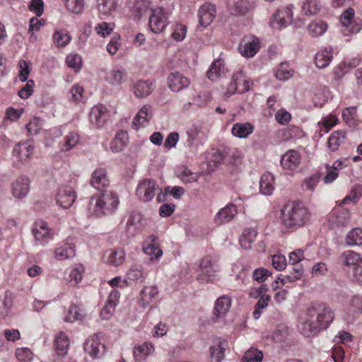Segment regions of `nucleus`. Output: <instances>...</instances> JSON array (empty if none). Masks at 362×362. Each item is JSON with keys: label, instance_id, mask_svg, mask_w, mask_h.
Segmentation results:
<instances>
[{"label": "nucleus", "instance_id": "obj_5", "mask_svg": "<svg viewBox=\"0 0 362 362\" xmlns=\"http://www.w3.org/2000/svg\"><path fill=\"white\" fill-rule=\"evenodd\" d=\"M341 257L344 264L352 271L354 279L362 284V255L353 250L345 251Z\"/></svg>", "mask_w": 362, "mask_h": 362}, {"label": "nucleus", "instance_id": "obj_40", "mask_svg": "<svg viewBox=\"0 0 362 362\" xmlns=\"http://www.w3.org/2000/svg\"><path fill=\"white\" fill-rule=\"evenodd\" d=\"M346 139V132L342 130L334 132L329 137L327 146L331 151H336Z\"/></svg>", "mask_w": 362, "mask_h": 362}, {"label": "nucleus", "instance_id": "obj_29", "mask_svg": "<svg viewBox=\"0 0 362 362\" xmlns=\"http://www.w3.org/2000/svg\"><path fill=\"white\" fill-rule=\"evenodd\" d=\"M333 59V49L331 47H327L317 52L315 57V63L320 69L327 67Z\"/></svg>", "mask_w": 362, "mask_h": 362}, {"label": "nucleus", "instance_id": "obj_45", "mask_svg": "<svg viewBox=\"0 0 362 362\" xmlns=\"http://www.w3.org/2000/svg\"><path fill=\"white\" fill-rule=\"evenodd\" d=\"M348 313L356 317L362 313V296L355 295L349 301Z\"/></svg>", "mask_w": 362, "mask_h": 362}, {"label": "nucleus", "instance_id": "obj_36", "mask_svg": "<svg viewBox=\"0 0 362 362\" xmlns=\"http://www.w3.org/2000/svg\"><path fill=\"white\" fill-rule=\"evenodd\" d=\"M107 255L106 262L114 267L122 265L125 259V252L122 248L110 250L107 252Z\"/></svg>", "mask_w": 362, "mask_h": 362}, {"label": "nucleus", "instance_id": "obj_4", "mask_svg": "<svg viewBox=\"0 0 362 362\" xmlns=\"http://www.w3.org/2000/svg\"><path fill=\"white\" fill-rule=\"evenodd\" d=\"M341 30L344 35L357 33L362 29V20L355 17V11L352 8L346 9L340 16Z\"/></svg>", "mask_w": 362, "mask_h": 362}, {"label": "nucleus", "instance_id": "obj_31", "mask_svg": "<svg viewBox=\"0 0 362 362\" xmlns=\"http://www.w3.org/2000/svg\"><path fill=\"white\" fill-rule=\"evenodd\" d=\"M254 129L250 122H237L233 125L231 133L235 137L246 139L252 134Z\"/></svg>", "mask_w": 362, "mask_h": 362}, {"label": "nucleus", "instance_id": "obj_52", "mask_svg": "<svg viewBox=\"0 0 362 362\" xmlns=\"http://www.w3.org/2000/svg\"><path fill=\"white\" fill-rule=\"evenodd\" d=\"M293 74V71L290 68L288 63H281L276 71V77L278 80L286 81L290 78Z\"/></svg>", "mask_w": 362, "mask_h": 362}, {"label": "nucleus", "instance_id": "obj_10", "mask_svg": "<svg viewBox=\"0 0 362 362\" xmlns=\"http://www.w3.org/2000/svg\"><path fill=\"white\" fill-rule=\"evenodd\" d=\"M197 272H199L197 280L201 282H209L215 276L218 267L213 263L211 257L206 256L202 258Z\"/></svg>", "mask_w": 362, "mask_h": 362}, {"label": "nucleus", "instance_id": "obj_43", "mask_svg": "<svg viewBox=\"0 0 362 362\" xmlns=\"http://www.w3.org/2000/svg\"><path fill=\"white\" fill-rule=\"evenodd\" d=\"M233 81L235 83L236 86L234 87L238 89V93L241 94L249 90L250 82L242 71L233 74Z\"/></svg>", "mask_w": 362, "mask_h": 362}, {"label": "nucleus", "instance_id": "obj_15", "mask_svg": "<svg viewBox=\"0 0 362 362\" xmlns=\"http://www.w3.org/2000/svg\"><path fill=\"white\" fill-rule=\"evenodd\" d=\"M143 251L149 256V259L151 261L158 259L163 254L158 237L153 235L148 236L144 240Z\"/></svg>", "mask_w": 362, "mask_h": 362}, {"label": "nucleus", "instance_id": "obj_55", "mask_svg": "<svg viewBox=\"0 0 362 362\" xmlns=\"http://www.w3.org/2000/svg\"><path fill=\"white\" fill-rule=\"evenodd\" d=\"M263 356V353L261 351L251 348L245 352L242 362H261Z\"/></svg>", "mask_w": 362, "mask_h": 362}, {"label": "nucleus", "instance_id": "obj_20", "mask_svg": "<svg viewBox=\"0 0 362 362\" xmlns=\"http://www.w3.org/2000/svg\"><path fill=\"white\" fill-rule=\"evenodd\" d=\"M238 211L235 204H228L221 209L215 215L214 221L216 225L221 226L233 219Z\"/></svg>", "mask_w": 362, "mask_h": 362}, {"label": "nucleus", "instance_id": "obj_49", "mask_svg": "<svg viewBox=\"0 0 362 362\" xmlns=\"http://www.w3.org/2000/svg\"><path fill=\"white\" fill-rule=\"evenodd\" d=\"M211 362H221L225 356V348L223 343L221 341L210 347Z\"/></svg>", "mask_w": 362, "mask_h": 362}, {"label": "nucleus", "instance_id": "obj_37", "mask_svg": "<svg viewBox=\"0 0 362 362\" xmlns=\"http://www.w3.org/2000/svg\"><path fill=\"white\" fill-rule=\"evenodd\" d=\"M154 352V346L151 342H144L141 345L134 346V356L137 361L144 360Z\"/></svg>", "mask_w": 362, "mask_h": 362}, {"label": "nucleus", "instance_id": "obj_9", "mask_svg": "<svg viewBox=\"0 0 362 362\" xmlns=\"http://www.w3.org/2000/svg\"><path fill=\"white\" fill-rule=\"evenodd\" d=\"M34 151V146L32 141L27 140L16 144L12 151V156L17 160L16 165L25 164L31 158Z\"/></svg>", "mask_w": 362, "mask_h": 362}, {"label": "nucleus", "instance_id": "obj_59", "mask_svg": "<svg viewBox=\"0 0 362 362\" xmlns=\"http://www.w3.org/2000/svg\"><path fill=\"white\" fill-rule=\"evenodd\" d=\"M361 194H362V186L361 185L355 186L351 189L350 194L344 198V199L341 201V204H346L351 201H352L354 202H358L361 196Z\"/></svg>", "mask_w": 362, "mask_h": 362}, {"label": "nucleus", "instance_id": "obj_7", "mask_svg": "<svg viewBox=\"0 0 362 362\" xmlns=\"http://www.w3.org/2000/svg\"><path fill=\"white\" fill-rule=\"evenodd\" d=\"M293 13L292 6L278 9L272 16L269 25L274 30H280L292 23Z\"/></svg>", "mask_w": 362, "mask_h": 362}, {"label": "nucleus", "instance_id": "obj_2", "mask_svg": "<svg viewBox=\"0 0 362 362\" xmlns=\"http://www.w3.org/2000/svg\"><path fill=\"white\" fill-rule=\"evenodd\" d=\"M280 215L281 225L287 232H294L304 227L311 217L309 209L299 201H291L284 204Z\"/></svg>", "mask_w": 362, "mask_h": 362}, {"label": "nucleus", "instance_id": "obj_39", "mask_svg": "<svg viewBox=\"0 0 362 362\" xmlns=\"http://www.w3.org/2000/svg\"><path fill=\"white\" fill-rule=\"evenodd\" d=\"M100 342L97 334L88 337L83 345L85 352L88 354L92 358H95L99 353Z\"/></svg>", "mask_w": 362, "mask_h": 362}, {"label": "nucleus", "instance_id": "obj_24", "mask_svg": "<svg viewBox=\"0 0 362 362\" xmlns=\"http://www.w3.org/2000/svg\"><path fill=\"white\" fill-rule=\"evenodd\" d=\"M216 9L215 5L209 1L205 2L199 10V23L202 26H208L215 18Z\"/></svg>", "mask_w": 362, "mask_h": 362}, {"label": "nucleus", "instance_id": "obj_8", "mask_svg": "<svg viewBox=\"0 0 362 362\" xmlns=\"http://www.w3.org/2000/svg\"><path fill=\"white\" fill-rule=\"evenodd\" d=\"M160 190L158 185L153 179H145L141 181L136 187V194L140 200L151 201L158 192Z\"/></svg>", "mask_w": 362, "mask_h": 362}, {"label": "nucleus", "instance_id": "obj_42", "mask_svg": "<svg viewBox=\"0 0 362 362\" xmlns=\"http://www.w3.org/2000/svg\"><path fill=\"white\" fill-rule=\"evenodd\" d=\"M80 141V135L77 132L73 131L64 136V141L61 144L62 151H69L76 147Z\"/></svg>", "mask_w": 362, "mask_h": 362}, {"label": "nucleus", "instance_id": "obj_44", "mask_svg": "<svg viewBox=\"0 0 362 362\" xmlns=\"http://www.w3.org/2000/svg\"><path fill=\"white\" fill-rule=\"evenodd\" d=\"M144 279V273L142 268L140 265H134L127 272L124 282L129 285L132 282L142 281Z\"/></svg>", "mask_w": 362, "mask_h": 362}, {"label": "nucleus", "instance_id": "obj_57", "mask_svg": "<svg viewBox=\"0 0 362 362\" xmlns=\"http://www.w3.org/2000/svg\"><path fill=\"white\" fill-rule=\"evenodd\" d=\"M320 1H304L302 5V12L305 15L317 14L321 8Z\"/></svg>", "mask_w": 362, "mask_h": 362}, {"label": "nucleus", "instance_id": "obj_58", "mask_svg": "<svg viewBox=\"0 0 362 362\" xmlns=\"http://www.w3.org/2000/svg\"><path fill=\"white\" fill-rule=\"evenodd\" d=\"M338 122V118L333 115H329L322 117L318 124L324 129L325 133H327Z\"/></svg>", "mask_w": 362, "mask_h": 362}, {"label": "nucleus", "instance_id": "obj_12", "mask_svg": "<svg viewBox=\"0 0 362 362\" xmlns=\"http://www.w3.org/2000/svg\"><path fill=\"white\" fill-rule=\"evenodd\" d=\"M300 160L301 156L299 152L295 150H288L281 156L280 163L286 173L291 175L298 170Z\"/></svg>", "mask_w": 362, "mask_h": 362}, {"label": "nucleus", "instance_id": "obj_13", "mask_svg": "<svg viewBox=\"0 0 362 362\" xmlns=\"http://www.w3.org/2000/svg\"><path fill=\"white\" fill-rule=\"evenodd\" d=\"M76 199V194L71 186H62L59 188L55 200L61 207L68 209L72 206Z\"/></svg>", "mask_w": 362, "mask_h": 362}, {"label": "nucleus", "instance_id": "obj_1", "mask_svg": "<svg viewBox=\"0 0 362 362\" xmlns=\"http://www.w3.org/2000/svg\"><path fill=\"white\" fill-rule=\"evenodd\" d=\"M307 317L302 325L301 331L304 336L310 337L327 329L334 319V313L325 303L315 302L308 308Z\"/></svg>", "mask_w": 362, "mask_h": 362}, {"label": "nucleus", "instance_id": "obj_25", "mask_svg": "<svg viewBox=\"0 0 362 362\" xmlns=\"http://www.w3.org/2000/svg\"><path fill=\"white\" fill-rule=\"evenodd\" d=\"M76 247L74 243H64L54 250V258L58 261L71 259L75 256Z\"/></svg>", "mask_w": 362, "mask_h": 362}, {"label": "nucleus", "instance_id": "obj_60", "mask_svg": "<svg viewBox=\"0 0 362 362\" xmlns=\"http://www.w3.org/2000/svg\"><path fill=\"white\" fill-rule=\"evenodd\" d=\"M66 63L69 67L78 71L81 67V57L77 54H70L66 58Z\"/></svg>", "mask_w": 362, "mask_h": 362}, {"label": "nucleus", "instance_id": "obj_11", "mask_svg": "<svg viewBox=\"0 0 362 362\" xmlns=\"http://www.w3.org/2000/svg\"><path fill=\"white\" fill-rule=\"evenodd\" d=\"M32 232L36 241L42 245L52 240L54 235L53 230L42 220L35 221Z\"/></svg>", "mask_w": 362, "mask_h": 362}, {"label": "nucleus", "instance_id": "obj_56", "mask_svg": "<svg viewBox=\"0 0 362 362\" xmlns=\"http://www.w3.org/2000/svg\"><path fill=\"white\" fill-rule=\"evenodd\" d=\"M271 297L269 295H262L259 297L253 311V316L255 319L259 318L262 314V310L267 307Z\"/></svg>", "mask_w": 362, "mask_h": 362}, {"label": "nucleus", "instance_id": "obj_17", "mask_svg": "<svg viewBox=\"0 0 362 362\" xmlns=\"http://www.w3.org/2000/svg\"><path fill=\"white\" fill-rule=\"evenodd\" d=\"M292 271L290 272V274L284 276L282 274H280L279 276L272 283V287L274 291H276L280 284L284 285L286 283L294 282L297 280H299L303 274V267L299 264H292Z\"/></svg>", "mask_w": 362, "mask_h": 362}, {"label": "nucleus", "instance_id": "obj_28", "mask_svg": "<svg viewBox=\"0 0 362 362\" xmlns=\"http://www.w3.org/2000/svg\"><path fill=\"white\" fill-rule=\"evenodd\" d=\"M30 180L26 176H21L12 184V193L17 198H22L27 195L29 191Z\"/></svg>", "mask_w": 362, "mask_h": 362}, {"label": "nucleus", "instance_id": "obj_41", "mask_svg": "<svg viewBox=\"0 0 362 362\" xmlns=\"http://www.w3.org/2000/svg\"><path fill=\"white\" fill-rule=\"evenodd\" d=\"M225 64L221 59H216L211 64L207 71V77L211 81L217 80L224 72Z\"/></svg>", "mask_w": 362, "mask_h": 362}, {"label": "nucleus", "instance_id": "obj_18", "mask_svg": "<svg viewBox=\"0 0 362 362\" xmlns=\"http://www.w3.org/2000/svg\"><path fill=\"white\" fill-rule=\"evenodd\" d=\"M259 47L258 38L254 36L245 37L239 46V51L244 57H252L257 53Z\"/></svg>", "mask_w": 362, "mask_h": 362}, {"label": "nucleus", "instance_id": "obj_53", "mask_svg": "<svg viewBox=\"0 0 362 362\" xmlns=\"http://www.w3.org/2000/svg\"><path fill=\"white\" fill-rule=\"evenodd\" d=\"M321 175L320 173L313 174L306 177L302 183V189L303 191L313 192L316 186L320 180Z\"/></svg>", "mask_w": 362, "mask_h": 362}, {"label": "nucleus", "instance_id": "obj_33", "mask_svg": "<svg viewBox=\"0 0 362 362\" xmlns=\"http://www.w3.org/2000/svg\"><path fill=\"white\" fill-rule=\"evenodd\" d=\"M328 29V24L321 19L312 21L308 25V32L313 37L322 35Z\"/></svg>", "mask_w": 362, "mask_h": 362}, {"label": "nucleus", "instance_id": "obj_16", "mask_svg": "<svg viewBox=\"0 0 362 362\" xmlns=\"http://www.w3.org/2000/svg\"><path fill=\"white\" fill-rule=\"evenodd\" d=\"M168 86L173 92H179L187 88L189 84V79L179 71L171 72L167 78Z\"/></svg>", "mask_w": 362, "mask_h": 362}, {"label": "nucleus", "instance_id": "obj_30", "mask_svg": "<svg viewBox=\"0 0 362 362\" xmlns=\"http://www.w3.org/2000/svg\"><path fill=\"white\" fill-rule=\"evenodd\" d=\"M70 340L66 334L59 332L55 337L54 346L59 356H65L68 353Z\"/></svg>", "mask_w": 362, "mask_h": 362}, {"label": "nucleus", "instance_id": "obj_63", "mask_svg": "<svg viewBox=\"0 0 362 362\" xmlns=\"http://www.w3.org/2000/svg\"><path fill=\"white\" fill-rule=\"evenodd\" d=\"M187 30V28L185 25L177 23L172 33V37L176 41L183 40L185 38Z\"/></svg>", "mask_w": 362, "mask_h": 362}, {"label": "nucleus", "instance_id": "obj_19", "mask_svg": "<svg viewBox=\"0 0 362 362\" xmlns=\"http://www.w3.org/2000/svg\"><path fill=\"white\" fill-rule=\"evenodd\" d=\"M230 306L231 300L228 296H222L217 298L213 310V320L216 322L218 319L224 317L229 311Z\"/></svg>", "mask_w": 362, "mask_h": 362}, {"label": "nucleus", "instance_id": "obj_35", "mask_svg": "<svg viewBox=\"0 0 362 362\" xmlns=\"http://www.w3.org/2000/svg\"><path fill=\"white\" fill-rule=\"evenodd\" d=\"M351 219V213L346 209H341L333 211L329 216V220L337 226H345Z\"/></svg>", "mask_w": 362, "mask_h": 362}, {"label": "nucleus", "instance_id": "obj_3", "mask_svg": "<svg viewBox=\"0 0 362 362\" xmlns=\"http://www.w3.org/2000/svg\"><path fill=\"white\" fill-rule=\"evenodd\" d=\"M119 204V197L112 191H105L97 198H93L89 203L91 215L100 218L115 212Z\"/></svg>", "mask_w": 362, "mask_h": 362}, {"label": "nucleus", "instance_id": "obj_14", "mask_svg": "<svg viewBox=\"0 0 362 362\" xmlns=\"http://www.w3.org/2000/svg\"><path fill=\"white\" fill-rule=\"evenodd\" d=\"M108 111L105 105L98 104L94 105L89 113L90 124L96 128H102L108 119Z\"/></svg>", "mask_w": 362, "mask_h": 362}, {"label": "nucleus", "instance_id": "obj_64", "mask_svg": "<svg viewBox=\"0 0 362 362\" xmlns=\"http://www.w3.org/2000/svg\"><path fill=\"white\" fill-rule=\"evenodd\" d=\"M33 353L28 348H18L16 350L17 359L22 362H29L33 358Z\"/></svg>", "mask_w": 362, "mask_h": 362}, {"label": "nucleus", "instance_id": "obj_22", "mask_svg": "<svg viewBox=\"0 0 362 362\" xmlns=\"http://www.w3.org/2000/svg\"><path fill=\"white\" fill-rule=\"evenodd\" d=\"M90 185L98 190H103L109 186L110 180L105 168H98L93 172Z\"/></svg>", "mask_w": 362, "mask_h": 362}, {"label": "nucleus", "instance_id": "obj_47", "mask_svg": "<svg viewBox=\"0 0 362 362\" xmlns=\"http://www.w3.org/2000/svg\"><path fill=\"white\" fill-rule=\"evenodd\" d=\"M346 243L349 246L362 245V229L355 228L351 230L346 235Z\"/></svg>", "mask_w": 362, "mask_h": 362}, {"label": "nucleus", "instance_id": "obj_50", "mask_svg": "<svg viewBox=\"0 0 362 362\" xmlns=\"http://www.w3.org/2000/svg\"><path fill=\"white\" fill-rule=\"evenodd\" d=\"M83 316L81 310L77 305L73 304L69 306L64 320L66 322H73L76 320H81Z\"/></svg>", "mask_w": 362, "mask_h": 362}, {"label": "nucleus", "instance_id": "obj_62", "mask_svg": "<svg viewBox=\"0 0 362 362\" xmlns=\"http://www.w3.org/2000/svg\"><path fill=\"white\" fill-rule=\"evenodd\" d=\"M18 66L19 68V72H18L19 80L21 82H25L26 81H28V78L30 74V68H29L28 63L26 61L21 59L18 62Z\"/></svg>", "mask_w": 362, "mask_h": 362}, {"label": "nucleus", "instance_id": "obj_48", "mask_svg": "<svg viewBox=\"0 0 362 362\" xmlns=\"http://www.w3.org/2000/svg\"><path fill=\"white\" fill-rule=\"evenodd\" d=\"M158 294L157 288L155 286H146L140 293L141 301L144 306L153 301Z\"/></svg>", "mask_w": 362, "mask_h": 362}, {"label": "nucleus", "instance_id": "obj_46", "mask_svg": "<svg viewBox=\"0 0 362 362\" xmlns=\"http://www.w3.org/2000/svg\"><path fill=\"white\" fill-rule=\"evenodd\" d=\"M52 40L56 47H64L71 40V36L67 31L55 30L52 35Z\"/></svg>", "mask_w": 362, "mask_h": 362}, {"label": "nucleus", "instance_id": "obj_21", "mask_svg": "<svg viewBox=\"0 0 362 362\" xmlns=\"http://www.w3.org/2000/svg\"><path fill=\"white\" fill-rule=\"evenodd\" d=\"M152 116L151 107L148 105H144L134 117L132 122V127L134 129L144 127L148 123Z\"/></svg>", "mask_w": 362, "mask_h": 362}, {"label": "nucleus", "instance_id": "obj_26", "mask_svg": "<svg viewBox=\"0 0 362 362\" xmlns=\"http://www.w3.org/2000/svg\"><path fill=\"white\" fill-rule=\"evenodd\" d=\"M154 83L149 80H139L134 84L133 93L136 98H146L154 90Z\"/></svg>", "mask_w": 362, "mask_h": 362}, {"label": "nucleus", "instance_id": "obj_34", "mask_svg": "<svg viewBox=\"0 0 362 362\" xmlns=\"http://www.w3.org/2000/svg\"><path fill=\"white\" fill-rule=\"evenodd\" d=\"M274 189V177L270 173H264L259 181L260 192L264 195H271Z\"/></svg>", "mask_w": 362, "mask_h": 362}, {"label": "nucleus", "instance_id": "obj_38", "mask_svg": "<svg viewBox=\"0 0 362 362\" xmlns=\"http://www.w3.org/2000/svg\"><path fill=\"white\" fill-rule=\"evenodd\" d=\"M257 235V231L252 228H245L240 237V244L245 250H250L252 247Z\"/></svg>", "mask_w": 362, "mask_h": 362}, {"label": "nucleus", "instance_id": "obj_23", "mask_svg": "<svg viewBox=\"0 0 362 362\" xmlns=\"http://www.w3.org/2000/svg\"><path fill=\"white\" fill-rule=\"evenodd\" d=\"M119 297V292L115 289L110 293L107 300L100 311V316L103 320H109L112 316Z\"/></svg>", "mask_w": 362, "mask_h": 362}, {"label": "nucleus", "instance_id": "obj_51", "mask_svg": "<svg viewBox=\"0 0 362 362\" xmlns=\"http://www.w3.org/2000/svg\"><path fill=\"white\" fill-rule=\"evenodd\" d=\"M83 267L79 265L72 269L69 275L68 284L69 286H76L83 279Z\"/></svg>", "mask_w": 362, "mask_h": 362}, {"label": "nucleus", "instance_id": "obj_54", "mask_svg": "<svg viewBox=\"0 0 362 362\" xmlns=\"http://www.w3.org/2000/svg\"><path fill=\"white\" fill-rule=\"evenodd\" d=\"M342 118L349 127L355 125L357 118L356 107H346L342 112Z\"/></svg>", "mask_w": 362, "mask_h": 362}, {"label": "nucleus", "instance_id": "obj_6", "mask_svg": "<svg viewBox=\"0 0 362 362\" xmlns=\"http://www.w3.org/2000/svg\"><path fill=\"white\" fill-rule=\"evenodd\" d=\"M152 14L149 17L148 24L152 32L160 33L164 30L168 24L170 12L162 7L151 10Z\"/></svg>", "mask_w": 362, "mask_h": 362}, {"label": "nucleus", "instance_id": "obj_32", "mask_svg": "<svg viewBox=\"0 0 362 362\" xmlns=\"http://www.w3.org/2000/svg\"><path fill=\"white\" fill-rule=\"evenodd\" d=\"M129 141V136L127 132L119 130L117 132L112 141L110 143V149L114 153L122 151Z\"/></svg>", "mask_w": 362, "mask_h": 362}, {"label": "nucleus", "instance_id": "obj_61", "mask_svg": "<svg viewBox=\"0 0 362 362\" xmlns=\"http://www.w3.org/2000/svg\"><path fill=\"white\" fill-rule=\"evenodd\" d=\"M272 275V272L267 269L259 267L254 270L252 278L259 283L264 282Z\"/></svg>", "mask_w": 362, "mask_h": 362}, {"label": "nucleus", "instance_id": "obj_27", "mask_svg": "<svg viewBox=\"0 0 362 362\" xmlns=\"http://www.w3.org/2000/svg\"><path fill=\"white\" fill-rule=\"evenodd\" d=\"M127 78V70L122 66H116L107 74L106 80L111 85L118 86L125 82Z\"/></svg>", "mask_w": 362, "mask_h": 362}]
</instances>
